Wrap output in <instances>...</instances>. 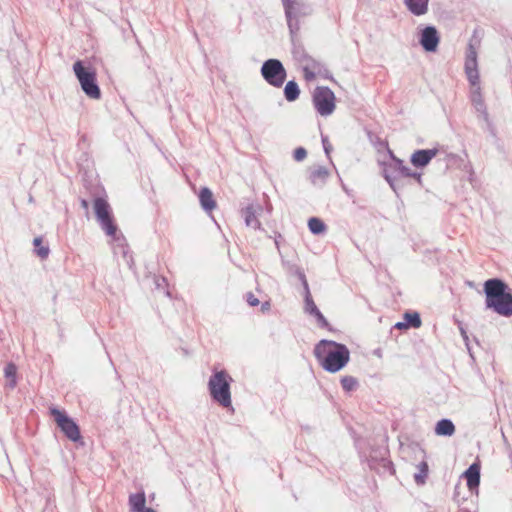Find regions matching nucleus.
<instances>
[{"label": "nucleus", "instance_id": "nucleus-1", "mask_svg": "<svg viewBox=\"0 0 512 512\" xmlns=\"http://www.w3.org/2000/svg\"><path fill=\"white\" fill-rule=\"evenodd\" d=\"M314 355L321 367L330 373L340 371L350 360V351L344 344L325 339L315 346Z\"/></svg>", "mask_w": 512, "mask_h": 512}, {"label": "nucleus", "instance_id": "nucleus-2", "mask_svg": "<svg viewBox=\"0 0 512 512\" xmlns=\"http://www.w3.org/2000/svg\"><path fill=\"white\" fill-rule=\"evenodd\" d=\"M484 293L486 308L504 317L512 316V294L504 281L498 278L488 279L484 283Z\"/></svg>", "mask_w": 512, "mask_h": 512}, {"label": "nucleus", "instance_id": "nucleus-3", "mask_svg": "<svg viewBox=\"0 0 512 512\" xmlns=\"http://www.w3.org/2000/svg\"><path fill=\"white\" fill-rule=\"evenodd\" d=\"M73 72L85 95L93 100L101 98V90L97 83L96 71L91 65H85L81 60L73 64Z\"/></svg>", "mask_w": 512, "mask_h": 512}, {"label": "nucleus", "instance_id": "nucleus-4", "mask_svg": "<svg viewBox=\"0 0 512 512\" xmlns=\"http://www.w3.org/2000/svg\"><path fill=\"white\" fill-rule=\"evenodd\" d=\"M483 31L475 29L468 42L466 56H465V73L471 85L480 83V76L478 71V49L481 46Z\"/></svg>", "mask_w": 512, "mask_h": 512}, {"label": "nucleus", "instance_id": "nucleus-5", "mask_svg": "<svg viewBox=\"0 0 512 512\" xmlns=\"http://www.w3.org/2000/svg\"><path fill=\"white\" fill-rule=\"evenodd\" d=\"M231 377L224 371H216L208 381L211 398L224 408L231 406L230 381Z\"/></svg>", "mask_w": 512, "mask_h": 512}, {"label": "nucleus", "instance_id": "nucleus-6", "mask_svg": "<svg viewBox=\"0 0 512 512\" xmlns=\"http://www.w3.org/2000/svg\"><path fill=\"white\" fill-rule=\"evenodd\" d=\"M292 41L300 30V18L311 14L310 7L299 0H281Z\"/></svg>", "mask_w": 512, "mask_h": 512}, {"label": "nucleus", "instance_id": "nucleus-7", "mask_svg": "<svg viewBox=\"0 0 512 512\" xmlns=\"http://www.w3.org/2000/svg\"><path fill=\"white\" fill-rule=\"evenodd\" d=\"M94 211L101 228L108 236L115 238L117 226L113 221L111 208L108 202L103 198H96L94 200Z\"/></svg>", "mask_w": 512, "mask_h": 512}, {"label": "nucleus", "instance_id": "nucleus-8", "mask_svg": "<svg viewBox=\"0 0 512 512\" xmlns=\"http://www.w3.org/2000/svg\"><path fill=\"white\" fill-rule=\"evenodd\" d=\"M261 75L273 87H281L286 80V70L278 59H268L261 67Z\"/></svg>", "mask_w": 512, "mask_h": 512}, {"label": "nucleus", "instance_id": "nucleus-9", "mask_svg": "<svg viewBox=\"0 0 512 512\" xmlns=\"http://www.w3.org/2000/svg\"><path fill=\"white\" fill-rule=\"evenodd\" d=\"M313 103L321 116H329L335 110V95L328 87H317L313 94Z\"/></svg>", "mask_w": 512, "mask_h": 512}, {"label": "nucleus", "instance_id": "nucleus-10", "mask_svg": "<svg viewBox=\"0 0 512 512\" xmlns=\"http://www.w3.org/2000/svg\"><path fill=\"white\" fill-rule=\"evenodd\" d=\"M50 414L54 417L55 422L65 436L73 442L81 439V434L78 425L73 419L68 417L65 412L57 408H51Z\"/></svg>", "mask_w": 512, "mask_h": 512}, {"label": "nucleus", "instance_id": "nucleus-11", "mask_svg": "<svg viewBox=\"0 0 512 512\" xmlns=\"http://www.w3.org/2000/svg\"><path fill=\"white\" fill-rule=\"evenodd\" d=\"M440 38L435 27L428 26L421 32L420 44L427 52H434L437 50Z\"/></svg>", "mask_w": 512, "mask_h": 512}, {"label": "nucleus", "instance_id": "nucleus-12", "mask_svg": "<svg viewBox=\"0 0 512 512\" xmlns=\"http://www.w3.org/2000/svg\"><path fill=\"white\" fill-rule=\"evenodd\" d=\"M471 86H472V89H471L472 104H473L474 108L476 109V111L479 113V116H481L486 123H489V114H488L484 99L481 94L480 83L476 84V85H471Z\"/></svg>", "mask_w": 512, "mask_h": 512}, {"label": "nucleus", "instance_id": "nucleus-13", "mask_svg": "<svg viewBox=\"0 0 512 512\" xmlns=\"http://www.w3.org/2000/svg\"><path fill=\"white\" fill-rule=\"evenodd\" d=\"M438 154V149L416 150L410 158L412 165L416 168L426 167L430 161Z\"/></svg>", "mask_w": 512, "mask_h": 512}, {"label": "nucleus", "instance_id": "nucleus-14", "mask_svg": "<svg viewBox=\"0 0 512 512\" xmlns=\"http://www.w3.org/2000/svg\"><path fill=\"white\" fill-rule=\"evenodd\" d=\"M429 1L430 0H403V3L411 14L422 16L427 14L429 10Z\"/></svg>", "mask_w": 512, "mask_h": 512}, {"label": "nucleus", "instance_id": "nucleus-15", "mask_svg": "<svg viewBox=\"0 0 512 512\" xmlns=\"http://www.w3.org/2000/svg\"><path fill=\"white\" fill-rule=\"evenodd\" d=\"M329 171L322 165L313 166L310 168L309 180L313 185L321 186L325 184L329 177Z\"/></svg>", "mask_w": 512, "mask_h": 512}, {"label": "nucleus", "instance_id": "nucleus-16", "mask_svg": "<svg viewBox=\"0 0 512 512\" xmlns=\"http://www.w3.org/2000/svg\"><path fill=\"white\" fill-rule=\"evenodd\" d=\"M128 504L130 508V512H143L147 508L146 504V496L143 491L135 494H130L128 499Z\"/></svg>", "mask_w": 512, "mask_h": 512}, {"label": "nucleus", "instance_id": "nucleus-17", "mask_svg": "<svg viewBox=\"0 0 512 512\" xmlns=\"http://www.w3.org/2000/svg\"><path fill=\"white\" fill-rule=\"evenodd\" d=\"M464 476L467 480V485L469 489H473L478 487L480 483V466L477 463H473L470 467L465 471Z\"/></svg>", "mask_w": 512, "mask_h": 512}, {"label": "nucleus", "instance_id": "nucleus-18", "mask_svg": "<svg viewBox=\"0 0 512 512\" xmlns=\"http://www.w3.org/2000/svg\"><path fill=\"white\" fill-rule=\"evenodd\" d=\"M199 200H200L201 207L206 212H211L216 207V202L214 200L213 193L207 187H204L201 189V191L199 193Z\"/></svg>", "mask_w": 512, "mask_h": 512}, {"label": "nucleus", "instance_id": "nucleus-19", "mask_svg": "<svg viewBox=\"0 0 512 512\" xmlns=\"http://www.w3.org/2000/svg\"><path fill=\"white\" fill-rule=\"evenodd\" d=\"M242 215L244 217L247 227H250L253 229L260 228V222L256 217V210L253 205H249L245 209H243Z\"/></svg>", "mask_w": 512, "mask_h": 512}, {"label": "nucleus", "instance_id": "nucleus-20", "mask_svg": "<svg viewBox=\"0 0 512 512\" xmlns=\"http://www.w3.org/2000/svg\"><path fill=\"white\" fill-rule=\"evenodd\" d=\"M393 160L397 164L398 170L404 177H410L415 179L419 184L422 183V175L419 172L412 171L409 167L403 164V161L395 156H392Z\"/></svg>", "mask_w": 512, "mask_h": 512}, {"label": "nucleus", "instance_id": "nucleus-21", "mask_svg": "<svg viewBox=\"0 0 512 512\" xmlns=\"http://www.w3.org/2000/svg\"><path fill=\"white\" fill-rule=\"evenodd\" d=\"M455 432V426L449 419H442L437 422L435 433L441 436H452Z\"/></svg>", "mask_w": 512, "mask_h": 512}, {"label": "nucleus", "instance_id": "nucleus-22", "mask_svg": "<svg viewBox=\"0 0 512 512\" xmlns=\"http://www.w3.org/2000/svg\"><path fill=\"white\" fill-rule=\"evenodd\" d=\"M17 367L14 363L10 362L8 363L4 368V376L7 379L6 386L9 389H14L17 385Z\"/></svg>", "mask_w": 512, "mask_h": 512}, {"label": "nucleus", "instance_id": "nucleus-23", "mask_svg": "<svg viewBox=\"0 0 512 512\" xmlns=\"http://www.w3.org/2000/svg\"><path fill=\"white\" fill-rule=\"evenodd\" d=\"M300 94V89L298 84L295 81L287 82L284 88V96L287 101L292 102L298 99Z\"/></svg>", "mask_w": 512, "mask_h": 512}, {"label": "nucleus", "instance_id": "nucleus-24", "mask_svg": "<svg viewBox=\"0 0 512 512\" xmlns=\"http://www.w3.org/2000/svg\"><path fill=\"white\" fill-rule=\"evenodd\" d=\"M417 468L418 472L414 474V480L417 485H424L428 476V464L426 461H421Z\"/></svg>", "mask_w": 512, "mask_h": 512}, {"label": "nucleus", "instance_id": "nucleus-25", "mask_svg": "<svg viewBox=\"0 0 512 512\" xmlns=\"http://www.w3.org/2000/svg\"><path fill=\"white\" fill-rule=\"evenodd\" d=\"M33 244H34L35 253L37 254V256L40 257L41 259H46L50 253V249L48 246L42 245V238L41 237L34 238Z\"/></svg>", "mask_w": 512, "mask_h": 512}, {"label": "nucleus", "instance_id": "nucleus-26", "mask_svg": "<svg viewBox=\"0 0 512 512\" xmlns=\"http://www.w3.org/2000/svg\"><path fill=\"white\" fill-rule=\"evenodd\" d=\"M304 286L306 288V296H305V311L311 315H313L315 312H317L319 309L317 308L316 304L314 303L311 295H310V292H309V289H308V284L306 282V280H304Z\"/></svg>", "mask_w": 512, "mask_h": 512}, {"label": "nucleus", "instance_id": "nucleus-27", "mask_svg": "<svg viewBox=\"0 0 512 512\" xmlns=\"http://www.w3.org/2000/svg\"><path fill=\"white\" fill-rule=\"evenodd\" d=\"M308 227L313 234H321L325 231V224L319 218L312 217L308 221Z\"/></svg>", "mask_w": 512, "mask_h": 512}, {"label": "nucleus", "instance_id": "nucleus-28", "mask_svg": "<svg viewBox=\"0 0 512 512\" xmlns=\"http://www.w3.org/2000/svg\"><path fill=\"white\" fill-rule=\"evenodd\" d=\"M405 322L408 323V327L419 328L421 326V318L417 312L404 314Z\"/></svg>", "mask_w": 512, "mask_h": 512}, {"label": "nucleus", "instance_id": "nucleus-29", "mask_svg": "<svg viewBox=\"0 0 512 512\" xmlns=\"http://www.w3.org/2000/svg\"><path fill=\"white\" fill-rule=\"evenodd\" d=\"M341 385L345 391L349 392L356 388L357 380L353 376H344L341 379Z\"/></svg>", "mask_w": 512, "mask_h": 512}, {"label": "nucleus", "instance_id": "nucleus-30", "mask_svg": "<svg viewBox=\"0 0 512 512\" xmlns=\"http://www.w3.org/2000/svg\"><path fill=\"white\" fill-rule=\"evenodd\" d=\"M307 156V151L303 147H298L294 150L293 157L296 161H303Z\"/></svg>", "mask_w": 512, "mask_h": 512}, {"label": "nucleus", "instance_id": "nucleus-31", "mask_svg": "<svg viewBox=\"0 0 512 512\" xmlns=\"http://www.w3.org/2000/svg\"><path fill=\"white\" fill-rule=\"evenodd\" d=\"M246 300H247L248 304H249L250 306H253V307H254V306H257V305L260 303V301L258 300V298H257V297H255V295H254L253 293H251V292H249V293H247V294H246Z\"/></svg>", "mask_w": 512, "mask_h": 512}, {"label": "nucleus", "instance_id": "nucleus-32", "mask_svg": "<svg viewBox=\"0 0 512 512\" xmlns=\"http://www.w3.org/2000/svg\"><path fill=\"white\" fill-rule=\"evenodd\" d=\"M313 315L316 317V319H317V321H318V323H319V325L321 327H327L328 326L327 320L325 319V317L323 316V314L319 310L317 312H315Z\"/></svg>", "mask_w": 512, "mask_h": 512}, {"label": "nucleus", "instance_id": "nucleus-33", "mask_svg": "<svg viewBox=\"0 0 512 512\" xmlns=\"http://www.w3.org/2000/svg\"><path fill=\"white\" fill-rule=\"evenodd\" d=\"M322 142H323L324 151H325L326 155L329 156L332 147H331L330 143L328 142L327 138H322Z\"/></svg>", "mask_w": 512, "mask_h": 512}, {"label": "nucleus", "instance_id": "nucleus-34", "mask_svg": "<svg viewBox=\"0 0 512 512\" xmlns=\"http://www.w3.org/2000/svg\"><path fill=\"white\" fill-rule=\"evenodd\" d=\"M304 76L306 80H312L315 78V73L311 70H309L308 67L304 68Z\"/></svg>", "mask_w": 512, "mask_h": 512}, {"label": "nucleus", "instance_id": "nucleus-35", "mask_svg": "<svg viewBox=\"0 0 512 512\" xmlns=\"http://www.w3.org/2000/svg\"><path fill=\"white\" fill-rule=\"evenodd\" d=\"M394 327L397 328V329H407V328H409L408 327V323H406L405 321L404 322H397Z\"/></svg>", "mask_w": 512, "mask_h": 512}, {"label": "nucleus", "instance_id": "nucleus-36", "mask_svg": "<svg viewBox=\"0 0 512 512\" xmlns=\"http://www.w3.org/2000/svg\"><path fill=\"white\" fill-rule=\"evenodd\" d=\"M384 177H385L386 181L390 184L391 188L393 190H395V186H394V182H393L392 178L387 173L384 174Z\"/></svg>", "mask_w": 512, "mask_h": 512}, {"label": "nucleus", "instance_id": "nucleus-37", "mask_svg": "<svg viewBox=\"0 0 512 512\" xmlns=\"http://www.w3.org/2000/svg\"><path fill=\"white\" fill-rule=\"evenodd\" d=\"M261 309H262V311H267V310H269V309H270V304H269V302H264V303L262 304V306H261Z\"/></svg>", "mask_w": 512, "mask_h": 512}, {"label": "nucleus", "instance_id": "nucleus-38", "mask_svg": "<svg viewBox=\"0 0 512 512\" xmlns=\"http://www.w3.org/2000/svg\"><path fill=\"white\" fill-rule=\"evenodd\" d=\"M460 332H461V335L464 338V340H467L468 336H467L466 330L463 327H460Z\"/></svg>", "mask_w": 512, "mask_h": 512}, {"label": "nucleus", "instance_id": "nucleus-39", "mask_svg": "<svg viewBox=\"0 0 512 512\" xmlns=\"http://www.w3.org/2000/svg\"><path fill=\"white\" fill-rule=\"evenodd\" d=\"M81 206H82L83 208H85V209H88V202H87L86 200H84V199H83V200L81 201Z\"/></svg>", "mask_w": 512, "mask_h": 512}, {"label": "nucleus", "instance_id": "nucleus-40", "mask_svg": "<svg viewBox=\"0 0 512 512\" xmlns=\"http://www.w3.org/2000/svg\"><path fill=\"white\" fill-rule=\"evenodd\" d=\"M143 512H156V511H155L154 509H152V508H147V509H146L145 511H143Z\"/></svg>", "mask_w": 512, "mask_h": 512}]
</instances>
